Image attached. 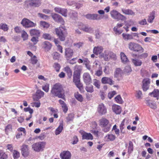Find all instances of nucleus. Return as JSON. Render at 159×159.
Here are the masks:
<instances>
[{"instance_id": "obj_1", "label": "nucleus", "mask_w": 159, "mask_h": 159, "mask_svg": "<svg viewBox=\"0 0 159 159\" xmlns=\"http://www.w3.org/2000/svg\"><path fill=\"white\" fill-rule=\"evenodd\" d=\"M51 93L53 97H57L63 99L65 98L64 91L62 86L59 83L55 84L52 87Z\"/></svg>"}, {"instance_id": "obj_2", "label": "nucleus", "mask_w": 159, "mask_h": 159, "mask_svg": "<svg viewBox=\"0 0 159 159\" xmlns=\"http://www.w3.org/2000/svg\"><path fill=\"white\" fill-rule=\"evenodd\" d=\"M55 31L59 38L61 41H64L67 35V33L64 26H61L55 29Z\"/></svg>"}, {"instance_id": "obj_3", "label": "nucleus", "mask_w": 159, "mask_h": 159, "mask_svg": "<svg viewBox=\"0 0 159 159\" xmlns=\"http://www.w3.org/2000/svg\"><path fill=\"white\" fill-rule=\"evenodd\" d=\"M99 125L102 128V130L105 132L110 130L111 125L109 121L105 118H102L99 120Z\"/></svg>"}, {"instance_id": "obj_4", "label": "nucleus", "mask_w": 159, "mask_h": 159, "mask_svg": "<svg viewBox=\"0 0 159 159\" xmlns=\"http://www.w3.org/2000/svg\"><path fill=\"white\" fill-rule=\"evenodd\" d=\"M24 3V6L27 8L38 7L40 6L41 2L40 0H26Z\"/></svg>"}, {"instance_id": "obj_5", "label": "nucleus", "mask_w": 159, "mask_h": 159, "mask_svg": "<svg viewBox=\"0 0 159 159\" xmlns=\"http://www.w3.org/2000/svg\"><path fill=\"white\" fill-rule=\"evenodd\" d=\"M129 48L131 51L136 52H142L144 49L140 44L134 42H130L128 44Z\"/></svg>"}, {"instance_id": "obj_6", "label": "nucleus", "mask_w": 159, "mask_h": 159, "mask_svg": "<svg viewBox=\"0 0 159 159\" xmlns=\"http://www.w3.org/2000/svg\"><path fill=\"white\" fill-rule=\"evenodd\" d=\"M110 14L111 16L113 19H116L118 20H124L126 19V18L124 16L115 10L114 9L111 11Z\"/></svg>"}, {"instance_id": "obj_7", "label": "nucleus", "mask_w": 159, "mask_h": 159, "mask_svg": "<svg viewBox=\"0 0 159 159\" xmlns=\"http://www.w3.org/2000/svg\"><path fill=\"white\" fill-rule=\"evenodd\" d=\"M45 145V142H40L33 144L32 145V148L34 151L39 152L43 150Z\"/></svg>"}, {"instance_id": "obj_8", "label": "nucleus", "mask_w": 159, "mask_h": 159, "mask_svg": "<svg viewBox=\"0 0 159 159\" xmlns=\"http://www.w3.org/2000/svg\"><path fill=\"white\" fill-rule=\"evenodd\" d=\"M75 26L80 29L81 30H82L87 32L92 33L93 31L92 28L89 27L86 25L84 24L81 22H77L75 24Z\"/></svg>"}, {"instance_id": "obj_9", "label": "nucleus", "mask_w": 159, "mask_h": 159, "mask_svg": "<svg viewBox=\"0 0 159 159\" xmlns=\"http://www.w3.org/2000/svg\"><path fill=\"white\" fill-rule=\"evenodd\" d=\"M80 75L74 74L73 81L75 83L76 87L81 91L83 89V85L80 82Z\"/></svg>"}, {"instance_id": "obj_10", "label": "nucleus", "mask_w": 159, "mask_h": 159, "mask_svg": "<svg viewBox=\"0 0 159 159\" xmlns=\"http://www.w3.org/2000/svg\"><path fill=\"white\" fill-rule=\"evenodd\" d=\"M21 23L24 27L27 28L35 27L36 25V23L25 18L22 19Z\"/></svg>"}, {"instance_id": "obj_11", "label": "nucleus", "mask_w": 159, "mask_h": 159, "mask_svg": "<svg viewBox=\"0 0 159 159\" xmlns=\"http://www.w3.org/2000/svg\"><path fill=\"white\" fill-rule=\"evenodd\" d=\"M21 152L23 156L26 157L28 156L30 152L28 146L27 145L23 144L21 147Z\"/></svg>"}, {"instance_id": "obj_12", "label": "nucleus", "mask_w": 159, "mask_h": 159, "mask_svg": "<svg viewBox=\"0 0 159 159\" xmlns=\"http://www.w3.org/2000/svg\"><path fill=\"white\" fill-rule=\"evenodd\" d=\"M97 110L99 114L101 115H105L107 112V108L102 103L98 105Z\"/></svg>"}, {"instance_id": "obj_13", "label": "nucleus", "mask_w": 159, "mask_h": 159, "mask_svg": "<svg viewBox=\"0 0 159 159\" xmlns=\"http://www.w3.org/2000/svg\"><path fill=\"white\" fill-rule=\"evenodd\" d=\"M84 81L87 85H89L92 82L91 76L88 73H85L83 75Z\"/></svg>"}, {"instance_id": "obj_14", "label": "nucleus", "mask_w": 159, "mask_h": 159, "mask_svg": "<svg viewBox=\"0 0 159 159\" xmlns=\"http://www.w3.org/2000/svg\"><path fill=\"white\" fill-rule=\"evenodd\" d=\"M44 93L40 90H38L35 94L33 96V99L34 101H38L43 96Z\"/></svg>"}, {"instance_id": "obj_15", "label": "nucleus", "mask_w": 159, "mask_h": 159, "mask_svg": "<svg viewBox=\"0 0 159 159\" xmlns=\"http://www.w3.org/2000/svg\"><path fill=\"white\" fill-rule=\"evenodd\" d=\"M71 154L68 151H64L60 154L61 159H71Z\"/></svg>"}, {"instance_id": "obj_16", "label": "nucleus", "mask_w": 159, "mask_h": 159, "mask_svg": "<svg viewBox=\"0 0 159 159\" xmlns=\"http://www.w3.org/2000/svg\"><path fill=\"white\" fill-rule=\"evenodd\" d=\"M80 133L82 135L83 139L92 140L93 139L92 135L90 133H87L83 130H81Z\"/></svg>"}, {"instance_id": "obj_17", "label": "nucleus", "mask_w": 159, "mask_h": 159, "mask_svg": "<svg viewBox=\"0 0 159 159\" xmlns=\"http://www.w3.org/2000/svg\"><path fill=\"white\" fill-rule=\"evenodd\" d=\"M101 82L103 84H108L110 85L114 84V82L111 79L107 77H102L101 79Z\"/></svg>"}, {"instance_id": "obj_18", "label": "nucleus", "mask_w": 159, "mask_h": 159, "mask_svg": "<svg viewBox=\"0 0 159 159\" xmlns=\"http://www.w3.org/2000/svg\"><path fill=\"white\" fill-rule=\"evenodd\" d=\"M150 82L148 79H144L143 81L142 89L143 91H146L149 89Z\"/></svg>"}, {"instance_id": "obj_19", "label": "nucleus", "mask_w": 159, "mask_h": 159, "mask_svg": "<svg viewBox=\"0 0 159 159\" xmlns=\"http://www.w3.org/2000/svg\"><path fill=\"white\" fill-rule=\"evenodd\" d=\"M42 48L44 49L46 51H48L50 50L52 47L51 44L49 42L45 41L43 42L42 44Z\"/></svg>"}, {"instance_id": "obj_20", "label": "nucleus", "mask_w": 159, "mask_h": 159, "mask_svg": "<svg viewBox=\"0 0 159 159\" xmlns=\"http://www.w3.org/2000/svg\"><path fill=\"white\" fill-rule=\"evenodd\" d=\"M103 49V47L101 46L95 47L93 49V53L96 55H99L100 57V54L101 55L102 53Z\"/></svg>"}, {"instance_id": "obj_21", "label": "nucleus", "mask_w": 159, "mask_h": 159, "mask_svg": "<svg viewBox=\"0 0 159 159\" xmlns=\"http://www.w3.org/2000/svg\"><path fill=\"white\" fill-rule=\"evenodd\" d=\"M116 136L112 134H107L105 137L104 140L106 142L112 141L115 139Z\"/></svg>"}, {"instance_id": "obj_22", "label": "nucleus", "mask_w": 159, "mask_h": 159, "mask_svg": "<svg viewBox=\"0 0 159 159\" xmlns=\"http://www.w3.org/2000/svg\"><path fill=\"white\" fill-rule=\"evenodd\" d=\"M98 15L97 14H87L85 16L86 18L92 20H100V18L98 17Z\"/></svg>"}, {"instance_id": "obj_23", "label": "nucleus", "mask_w": 159, "mask_h": 159, "mask_svg": "<svg viewBox=\"0 0 159 159\" xmlns=\"http://www.w3.org/2000/svg\"><path fill=\"white\" fill-rule=\"evenodd\" d=\"M112 109L113 111L117 114H120L121 111V107L117 105H113L112 107Z\"/></svg>"}, {"instance_id": "obj_24", "label": "nucleus", "mask_w": 159, "mask_h": 159, "mask_svg": "<svg viewBox=\"0 0 159 159\" xmlns=\"http://www.w3.org/2000/svg\"><path fill=\"white\" fill-rule=\"evenodd\" d=\"M73 49L70 48H67L66 49L65 52V56L66 57L70 58L71 57L73 54Z\"/></svg>"}, {"instance_id": "obj_25", "label": "nucleus", "mask_w": 159, "mask_h": 159, "mask_svg": "<svg viewBox=\"0 0 159 159\" xmlns=\"http://www.w3.org/2000/svg\"><path fill=\"white\" fill-rule=\"evenodd\" d=\"M100 58H103L105 61H108L109 60V51L105 50L103 53H102L100 55L99 57Z\"/></svg>"}, {"instance_id": "obj_26", "label": "nucleus", "mask_w": 159, "mask_h": 159, "mask_svg": "<svg viewBox=\"0 0 159 159\" xmlns=\"http://www.w3.org/2000/svg\"><path fill=\"white\" fill-rule=\"evenodd\" d=\"M131 61L133 64L135 66H141L142 64V62L140 60L136 58L132 59Z\"/></svg>"}, {"instance_id": "obj_27", "label": "nucleus", "mask_w": 159, "mask_h": 159, "mask_svg": "<svg viewBox=\"0 0 159 159\" xmlns=\"http://www.w3.org/2000/svg\"><path fill=\"white\" fill-rule=\"evenodd\" d=\"M123 25V23H118L116 26L114 27L113 30L115 32L116 34H119L122 33V31L118 30V29L122 27Z\"/></svg>"}, {"instance_id": "obj_28", "label": "nucleus", "mask_w": 159, "mask_h": 159, "mask_svg": "<svg viewBox=\"0 0 159 159\" xmlns=\"http://www.w3.org/2000/svg\"><path fill=\"white\" fill-rule=\"evenodd\" d=\"M123 72L120 68H116L114 72V76L116 78H118L122 76Z\"/></svg>"}, {"instance_id": "obj_29", "label": "nucleus", "mask_w": 159, "mask_h": 159, "mask_svg": "<svg viewBox=\"0 0 159 159\" xmlns=\"http://www.w3.org/2000/svg\"><path fill=\"white\" fill-rule=\"evenodd\" d=\"M59 102L61 106L63 112L65 113H66L68 110V108L66 104L64 101L61 99L59 100Z\"/></svg>"}, {"instance_id": "obj_30", "label": "nucleus", "mask_w": 159, "mask_h": 159, "mask_svg": "<svg viewBox=\"0 0 159 159\" xmlns=\"http://www.w3.org/2000/svg\"><path fill=\"white\" fill-rule=\"evenodd\" d=\"M155 18V12L154 11H152L150 13L148 16V18L147 20L148 22L152 23Z\"/></svg>"}, {"instance_id": "obj_31", "label": "nucleus", "mask_w": 159, "mask_h": 159, "mask_svg": "<svg viewBox=\"0 0 159 159\" xmlns=\"http://www.w3.org/2000/svg\"><path fill=\"white\" fill-rule=\"evenodd\" d=\"M120 56L121 61L123 63L126 64L129 62L128 58L124 52H121L120 53Z\"/></svg>"}, {"instance_id": "obj_32", "label": "nucleus", "mask_w": 159, "mask_h": 159, "mask_svg": "<svg viewBox=\"0 0 159 159\" xmlns=\"http://www.w3.org/2000/svg\"><path fill=\"white\" fill-rule=\"evenodd\" d=\"M82 70V67L80 65H76L74 68V74L80 75V72Z\"/></svg>"}, {"instance_id": "obj_33", "label": "nucleus", "mask_w": 159, "mask_h": 159, "mask_svg": "<svg viewBox=\"0 0 159 159\" xmlns=\"http://www.w3.org/2000/svg\"><path fill=\"white\" fill-rule=\"evenodd\" d=\"M30 32L31 36H35L36 37H39V36L40 32L38 30L35 29H31Z\"/></svg>"}, {"instance_id": "obj_34", "label": "nucleus", "mask_w": 159, "mask_h": 159, "mask_svg": "<svg viewBox=\"0 0 159 159\" xmlns=\"http://www.w3.org/2000/svg\"><path fill=\"white\" fill-rule=\"evenodd\" d=\"M122 12L125 14L130 15H134V13L131 10L129 9L123 8L121 9Z\"/></svg>"}, {"instance_id": "obj_35", "label": "nucleus", "mask_w": 159, "mask_h": 159, "mask_svg": "<svg viewBox=\"0 0 159 159\" xmlns=\"http://www.w3.org/2000/svg\"><path fill=\"white\" fill-rule=\"evenodd\" d=\"M0 30L5 32L9 30V27L6 24L2 23L0 24Z\"/></svg>"}, {"instance_id": "obj_36", "label": "nucleus", "mask_w": 159, "mask_h": 159, "mask_svg": "<svg viewBox=\"0 0 159 159\" xmlns=\"http://www.w3.org/2000/svg\"><path fill=\"white\" fill-rule=\"evenodd\" d=\"M147 104L151 108L155 109L157 108V105L154 102L151 101H147Z\"/></svg>"}, {"instance_id": "obj_37", "label": "nucleus", "mask_w": 159, "mask_h": 159, "mask_svg": "<svg viewBox=\"0 0 159 159\" xmlns=\"http://www.w3.org/2000/svg\"><path fill=\"white\" fill-rule=\"evenodd\" d=\"M74 96L75 98L78 101L82 102L83 101V98L82 95L78 92L75 93Z\"/></svg>"}, {"instance_id": "obj_38", "label": "nucleus", "mask_w": 159, "mask_h": 159, "mask_svg": "<svg viewBox=\"0 0 159 159\" xmlns=\"http://www.w3.org/2000/svg\"><path fill=\"white\" fill-rule=\"evenodd\" d=\"M122 36L123 39L125 40H129L133 39V36L132 35L130 34L123 33Z\"/></svg>"}, {"instance_id": "obj_39", "label": "nucleus", "mask_w": 159, "mask_h": 159, "mask_svg": "<svg viewBox=\"0 0 159 159\" xmlns=\"http://www.w3.org/2000/svg\"><path fill=\"white\" fill-rule=\"evenodd\" d=\"M125 119H124L123 120L120 126V132L123 134H125V131L123 130L125 127Z\"/></svg>"}, {"instance_id": "obj_40", "label": "nucleus", "mask_w": 159, "mask_h": 159, "mask_svg": "<svg viewBox=\"0 0 159 159\" xmlns=\"http://www.w3.org/2000/svg\"><path fill=\"white\" fill-rule=\"evenodd\" d=\"M149 95L154 97H158L159 96V90L155 89L152 92L149 93Z\"/></svg>"}, {"instance_id": "obj_41", "label": "nucleus", "mask_w": 159, "mask_h": 159, "mask_svg": "<svg viewBox=\"0 0 159 159\" xmlns=\"http://www.w3.org/2000/svg\"><path fill=\"white\" fill-rule=\"evenodd\" d=\"M63 129L62 124H60L55 130V134L56 135L59 134L62 131Z\"/></svg>"}, {"instance_id": "obj_42", "label": "nucleus", "mask_w": 159, "mask_h": 159, "mask_svg": "<svg viewBox=\"0 0 159 159\" xmlns=\"http://www.w3.org/2000/svg\"><path fill=\"white\" fill-rule=\"evenodd\" d=\"M14 159H18L20 157L19 152L16 150H14L12 152Z\"/></svg>"}, {"instance_id": "obj_43", "label": "nucleus", "mask_w": 159, "mask_h": 159, "mask_svg": "<svg viewBox=\"0 0 159 159\" xmlns=\"http://www.w3.org/2000/svg\"><path fill=\"white\" fill-rule=\"evenodd\" d=\"M52 67L57 72L59 71L61 67L60 65L59 64L56 62L53 64Z\"/></svg>"}, {"instance_id": "obj_44", "label": "nucleus", "mask_w": 159, "mask_h": 159, "mask_svg": "<svg viewBox=\"0 0 159 159\" xmlns=\"http://www.w3.org/2000/svg\"><path fill=\"white\" fill-rule=\"evenodd\" d=\"M133 143L130 141L129 142V146L128 148V153H131L133 151Z\"/></svg>"}, {"instance_id": "obj_45", "label": "nucleus", "mask_w": 159, "mask_h": 159, "mask_svg": "<svg viewBox=\"0 0 159 159\" xmlns=\"http://www.w3.org/2000/svg\"><path fill=\"white\" fill-rule=\"evenodd\" d=\"M74 117V114L73 113H70L66 117V122H68L73 120Z\"/></svg>"}, {"instance_id": "obj_46", "label": "nucleus", "mask_w": 159, "mask_h": 159, "mask_svg": "<svg viewBox=\"0 0 159 159\" xmlns=\"http://www.w3.org/2000/svg\"><path fill=\"white\" fill-rule=\"evenodd\" d=\"M40 25L43 28H48L49 26V24L44 21H41L40 22Z\"/></svg>"}, {"instance_id": "obj_47", "label": "nucleus", "mask_w": 159, "mask_h": 159, "mask_svg": "<svg viewBox=\"0 0 159 159\" xmlns=\"http://www.w3.org/2000/svg\"><path fill=\"white\" fill-rule=\"evenodd\" d=\"M21 37L24 40H25L28 39V35L27 33L24 30H22L21 32Z\"/></svg>"}, {"instance_id": "obj_48", "label": "nucleus", "mask_w": 159, "mask_h": 159, "mask_svg": "<svg viewBox=\"0 0 159 159\" xmlns=\"http://www.w3.org/2000/svg\"><path fill=\"white\" fill-rule=\"evenodd\" d=\"M49 84L46 83L44 84L42 86V89L45 92L47 93L49 90Z\"/></svg>"}, {"instance_id": "obj_49", "label": "nucleus", "mask_w": 159, "mask_h": 159, "mask_svg": "<svg viewBox=\"0 0 159 159\" xmlns=\"http://www.w3.org/2000/svg\"><path fill=\"white\" fill-rule=\"evenodd\" d=\"M85 89L87 92L90 93L93 92L94 91L93 86L92 85L87 86Z\"/></svg>"}, {"instance_id": "obj_50", "label": "nucleus", "mask_w": 159, "mask_h": 159, "mask_svg": "<svg viewBox=\"0 0 159 159\" xmlns=\"http://www.w3.org/2000/svg\"><path fill=\"white\" fill-rule=\"evenodd\" d=\"M93 84L98 89L100 88V83L99 80L96 79H94L93 80Z\"/></svg>"}, {"instance_id": "obj_51", "label": "nucleus", "mask_w": 159, "mask_h": 159, "mask_svg": "<svg viewBox=\"0 0 159 159\" xmlns=\"http://www.w3.org/2000/svg\"><path fill=\"white\" fill-rule=\"evenodd\" d=\"M43 37L45 39L51 40L52 38L51 35L48 33H44L42 35Z\"/></svg>"}, {"instance_id": "obj_52", "label": "nucleus", "mask_w": 159, "mask_h": 159, "mask_svg": "<svg viewBox=\"0 0 159 159\" xmlns=\"http://www.w3.org/2000/svg\"><path fill=\"white\" fill-rule=\"evenodd\" d=\"M7 155L2 151H0V159H7Z\"/></svg>"}, {"instance_id": "obj_53", "label": "nucleus", "mask_w": 159, "mask_h": 159, "mask_svg": "<svg viewBox=\"0 0 159 159\" xmlns=\"http://www.w3.org/2000/svg\"><path fill=\"white\" fill-rule=\"evenodd\" d=\"M102 67L100 66L99 67L98 70H97L95 71V75L98 76H99L102 75Z\"/></svg>"}, {"instance_id": "obj_54", "label": "nucleus", "mask_w": 159, "mask_h": 159, "mask_svg": "<svg viewBox=\"0 0 159 159\" xmlns=\"http://www.w3.org/2000/svg\"><path fill=\"white\" fill-rule=\"evenodd\" d=\"M64 71H66L69 76L72 75V71L70 68L68 66H66L64 68Z\"/></svg>"}, {"instance_id": "obj_55", "label": "nucleus", "mask_w": 159, "mask_h": 159, "mask_svg": "<svg viewBox=\"0 0 159 159\" xmlns=\"http://www.w3.org/2000/svg\"><path fill=\"white\" fill-rule=\"evenodd\" d=\"M51 16L54 20L56 22L58 21L59 18H60L61 16L59 15L56 13L52 14Z\"/></svg>"}, {"instance_id": "obj_56", "label": "nucleus", "mask_w": 159, "mask_h": 159, "mask_svg": "<svg viewBox=\"0 0 159 159\" xmlns=\"http://www.w3.org/2000/svg\"><path fill=\"white\" fill-rule=\"evenodd\" d=\"M67 10L65 8H61V10L59 13L61 14L63 16L65 17H66L67 16Z\"/></svg>"}, {"instance_id": "obj_57", "label": "nucleus", "mask_w": 159, "mask_h": 159, "mask_svg": "<svg viewBox=\"0 0 159 159\" xmlns=\"http://www.w3.org/2000/svg\"><path fill=\"white\" fill-rule=\"evenodd\" d=\"M115 100L116 102L120 104H121L123 102L122 100L120 95L117 96L115 98Z\"/></svg>"}, {"instance_id": "obj_58", "label": "nucleus", "mask_w": 159, "mask_h": 159, "mask_svg": "<svg viewBox=\"0 0 159 159\" xmlns=\"http://www.w3.org/2000/svg\"><path fill=\"white\" fill-rule=\"evenodd\" d=\"M109 60L110 58H112L114 59H116V54L111 52L109 51Z\"/></svg>"}, {"instance_id": "obj_59", "label": "nucleus", "mask_w": 159, "mask_h": 159, "mask_svg": "<svg viewBox=\"0 0 159 159\" xmlns=\"http://www.w3.org/2000/svg\"><path fill=\"white\" fill-rule=\"evenodd\" d=\"M39 16L44 20H47L49 18V16L41 13H39L38 14Z\"/></svg>"}, {"instance_id": "obj_60", "label": "nucleus", "mask_w": 159, "mask_h": 159, "mask_svg": "<svg viewBox=\"0 0 159 159\" xmlns=\"http://www.w3.org/2000/svg\"><path fill=\"white\" fill-rule=\"evenodd\" d=\"M124 71L125 72L127 73H130L132 71V69L130 66H126L124 70Z\"/></svg>"}, {"instance_id": "obj_61", "label": "nucleus", "mask_w": 159, "mask_h": 159, "mask_svg": "<svg viewBox=\"0 0 159 159\" xmlns=\"http://www.w3.org/2000/svg\"><path fill=\"white\" fill-rule=\"evenodd\" d=\"M52 55L53 58L55 60H58L60 57L59 53L57 52H55L53 53Z\"/></svg>"}, {"instance_id": "obj_62", "label": "nucleus", "mask_w": 159, "mask_h": 159, "mask_svg": "<svg viewBox=\"0 0 159 159\" xmlns=\"http://www.w3.org/2000/svg\"><path fill=\"white\" fill-rule=\"evenodd\" d=\"M37 61H38L36 59V57L35 56H34L31 59V63L33 65L36 64Z\"/></svg>"}, {"instance_id": "obj_63", "label": "nucleus", "mask_w": 159, "mask_h": 159, "mask_svg": "<svg viewBox=\"0 0 159 159\" xmlns=\"http://www.w3.org/2000/svg\"><path fill=\"white\" fill-rule=\"evenodd\" d=\"M38 37H33L31 39V41L34 44H36L38 42Z\"/></svg>"}, {"instance_id": "obj_64", "label": "nucleus", "mask_w": 159, "mask_h": 159, "mask_svg": "<svg viewBox=\"0 0 159 159\" xmlns=\"http://www.w3.org/2000/svg\"><path fill=\"white\" fill-rule=\"evenodd\" d=\"M78 142V139L77 137L76 136H74L72 139V142L71 143L73 145L77 143Z\"/></svg>"}]
</instances>
